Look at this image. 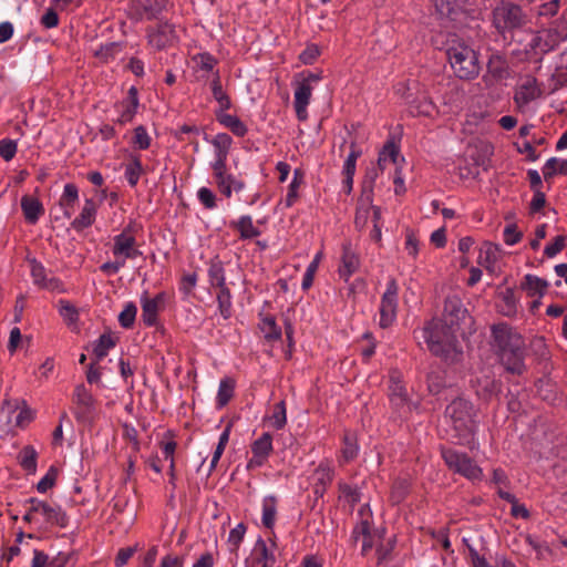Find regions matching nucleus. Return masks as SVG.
Segmentation results:
<instances>
[{
    "instance_id": "1",
    "label": "nucleus",
    "mask_w": 567,
    "mask_h": 567,
    "mask_svg": "<svg viewBox=\"0 0 567 567\" xmlns=\"http://www.w3.org/2000/svg\"><path fill=\"white\" fill-rule=\"evenodd\" d=\"M493 346L505 369L514 374H522L524 364V341L520 334L507 324H496L492 328Z\"/></svg>"
},
{
    "instance_id": "2",
    "label": "nucleus",
    "mask_w": 567,
    "mask_h": 567,
    "mask_svg": "<svg viewBox=\"0 0 567 567\" xmlns=\"http://www.w3.org/2000/svg\"><path fill=\"white\" fill-rule=\"evenodd\" d=\"M456 329L442 320H432L424 329V339L429 350L446 361L458 360L462 352L457 349Z\"/></svg>"
},
{
    "instance_id": "3",
    "label": "nucleus",
    "mask_w": 567,
    "mask_h": 567,
    "mask_svg": "<svg viewBox=\"0 0 567 567\" xmlns=\"http://www.w3.org/2000/svg\"><path fill=\"white\" fill-rule=\"evenodd\" d=\"M476 412L473 404L463 399H454L445 409V416L450 419L454 431L453 437L464 444L470 441L475 431Z\"/></svg>"
},
{
    "instance_id": "4",
    "label": "nucleus",
    "mask_w": 567,
    "mask_h": 567,
    "mask_svg": "<svg viewBox=\"0 0 567 567\" xmlns=\"http://www.w3.org/2000/svg\"><path fill=\"white\" fill-rule=\"evenodd\" d=\"M446 56L461 80H473L481 71L477 53L462 40H452L446 49Z\"/></svg>"
},
{
    "instance_id": "5",
    "label": "nucleus",
    "mask_w": 567,
    "mask_h": 567,
    "mask_svg": "<svg viewBox=\"0 0 567 567\" xmlns=\"http://www.w3.org/2000/svg\"><path fill=\"white\" fill-rule=\"evenodd\" d=\"M30 505L23 515V520L29 524H38L40 529H49L51 527L65 528L69 524L66 513L59 505L49 504L35 497L27 501Z\"/></svg>"
},
{
    "instance_id": "6",
    "label": "nucleus",
    "mask_w": 567,
    "mask_h": 567,
    "mask_svg": "<svg viewBox=\"0 0 567 567\" xmlns=\"http://www.w3.org/2000/svg\"><path fill=\"white\" fill-rule=\"evenodd\" d=\"M493 24L502 34L522 28L526 23V16L518 4L501 1L493 9Z\"/></svg>"
},
{
    "instance_id": "7",
    "label": "nucleus",
    "mask_w": 567,
    "mask_h": 567,
    "mask_svg": "<svg viewBox=\"0 0 567 567\" xmlns=\"http://www.w3.org/2000/svg\"><path fill=\"white\" fill-rule=\"evenodd\" d=\"M441 454L451 471L471 481L482 480V468L466 453L453 449H442Z\"/></svg>"
},
{
    "instance_id": "8",
    "label": "nucleus",
    "mask_w": 567,
    "mask_h": 567,
    "mask_svg": "<svg viewBox=\"0 0 567 567\" xmlns=\"http://www.w3.org/2000/svg\"><path fill=\"white\" fill-rule=\"evenodd\" d=\"M399 287L395 279H391L386 285V290L381 298L380 305V327H390L395 317L398 308Z\"/></svg>"
},
{
    "instance_id": "9",
    "label": "nucleus",
    "mask_w": 567,
    "mask_h": 567,
    "mask_svg": "<svg viewBox=\"0 0 567 567\" xmlns=\"http://www.w3.org/2000/svg\"><path fill=\"white\" fill-rule=\"evenodd\" d=\"M168 0H137L131 8V18L136 21L158 20L162 12L167 9Z\"/></svg>"
},
{
    "instance_id": "10",
    "label": "nucleus",
    "mask_w": 567,
    "mask_h": 567,
    "mask_svg": "<svg viewBox=\"0 0 567 567\" xmlns=\"http://www.w3.org/2000/svg\"><path fill=\"white\" fill-rule=\"evenodd\" d=\"M390 401L399 410L404 412H411V403L406 388L401 381V374L399 371H392L390 373Z\"/></svg>"
},
{
    "instance_id": "11",
    "label": "nucleus",
    "mask_w": 567,
    "mask_h": 567,
    "mask_svg": "<svg viewBox=\"0 0 567 567\" xmlns=\"http://www.w3.org/2000/svg\"><path fill=\"white\" fill-rule=\"evenodd\" d=\"M467 315L462 300L456 295H451L445 298L443 319L442 321L454 328L458 327L460 322L465 319Z\"/></svg>"
},
{
    "instance_id": "12",
    "label": "nucleus",
    "mask_w": 567,
    "mask_h": 567,
    "mask_svg": "<svg viewBox=\"0 0 567 567\" xmlns=\"http://www.w3.org/2000/svg\"><path fill=\"white\" fill-rule=\"evenodd\" d=\"M252 457L247 463L248 470H254L265 464L272 451V437L269 433H264L251 444Z\"/></svg>"
},
{
    "instance_id": "13",
    "label": "nucleus",
    "mask_w": 567,
    "mask_h": 567,
    "mask_svg": "<svg viewBox=\"0 0 567 567\" xmlns=\"http://www.w3.org/2000/svg\"><path fill=\"white\" fill-rule=\"evenodd\" d=\"M74 403L76 404L75 417L78 421L85 422L94 411V399L86 390L84 384L76 385L73 395Z\"/></svg>"
},
{
    "instance_id": "14",
    "label": "nucleus",
    "mask_w": 567,
    "mask_h": 567,
    "mask_svg": "<svg viewBox=\"0 0 567 567\" xmlns=\"http://www.w3.org/2000/svg\"><path fill=\"white\" fill-rule=\"evenodd\" d=\"M135 237L121 233L114 237V245L112 252L115 257H123L125 259H135L142 256V251L135 247Z\"/></svg>"
},
{
    "instance_id": "15",
    "label": "nucleus",
    "mask_w": 567,
    "mask_h": 567,
    "mask_svg": "<svg viewBox=\"0 0 567 567\" xmlns=\"http://www.w3.org/2000/svg\"><path fill=\"white\" fill-rule=\"evenodd\" d=\"M542 95V90L537 85V80L534 76H527L526 80L519 84L514 94V101L520 109L529 104L532 101Z\"/></svg>"
},
{
    "instance_id": "16",
    "label": "nucleus",
    "mask_w": 567,
    "mask_h": 567,
    "mask_svg": "<svg viewBox=\"0 0 567 567\" xmlns=\"http://www.w3.org/2000/svg\"><path fill=\"white\" fill-rule=\"evenodd\" d=\"M175 39V25L168 22L159 23L156 29L148 30V42L158 50L169 45Z\"/></svg>"
},
{
    "instance_id": "17",
    "label": "nucleus",
    "mask_w": 567,
    "mask_h": 567,
    "mask_svg": "<svg viewBox=\"0 0 567 567\" xmlns=\"http://www.w3.org/2000/svg\"><path fill=\"white\" fill-rule=\"evenodd\" d=\"M30 264L31 276L37 286L51 291L62 290V282L55 277L48 278L47 270L41 262L37 261L35 259H32L30 260Z\"/></svg>"
},
{
    "instance_id": "18",
    "label": "nucleus",
    "mask_w": 567,
    "mask_h": 567,
    "mask_svg": "<svg viewBox=\"0 0 567 567\" xmlns=\"http://www.w3.org/2000/svg\"><path fill=\"white\" fill-rule=\"evenodd\" d=\"M312 94V86L308 82H298L295 90V110L299 121H306L308 117L307 106Z\"/></svg>"
},
{
    "instance_id": "19",
    "label": "nucleus",
    "mask_w": 567,
    "mask_h": 567,
    "mask_svg": "<svg viewBox=\"0 0 567 567\" xmlns=\"http://www.w3.org/2000/svg\"><path fill=\"white\" fill-rule=\"evenodd\" d=\"M476 394L483 400H489L501 391V383L487 375L471 381Z\"/></svg>"
},
{
    "instance_id": "20",
    "label": "nucleus",
    "mask_w": 567,
    "mask_h": 567,
    "mask_svg": "<svg viewBox=\"0 0 567 567\" xmlns=\"http://www.w3.org/2000/svg\"><path fill=\"white\" fill-rule=\"evenodd\" d=\"M21 208L27 223L32 225L35 224L44 213L41 202L29 195H24L21 198Z\"/></svg>"
},
{
    "instance_id": "21",
    "label": "nucleus",
    "mask_w": 567,
    "mask_h": 567,
    "mask_svg": "<svg viewBox=\"0 0 567 567\" xmlns=\"http://www.w3.org/2000/svg\"><path fill=\"white\" fill-rule=\"evenodd\" d=\"M162 301V293H158L153 299H150L146 296L142 298V319L146 326L152 327L156 323L159 303Z\"/></svg>"
},
{
    "instance_id": "22",
    "label": "nucleus",
    "mask_w": 567,
    "mask_h": 567,
    "mask_svg": "<svg viewBox=\"0 0 567 567\" xmlns=\"http://www.w3.org/2000/svg\"><path fill=\"white\" fill-rule=\"evenodd\" d=\"M96 215V204L93 199H86L82 212L80 215L72 221V227L75 230H83L90 227L94 220Z\"/></svg>"
},
{
    "instance_id": "23",
    "label": "nucleus",
    "mask_w": 567,
    "mask_h": 567,
    "mask_svg": "<svg viewBox=\"0 0 567 567\" xmlns=\"http://www.w3.org/2000/svg\"><path fill=\"white\" fill-rule=\"evenodd\" d=\"M358 256L351 250L349 244L343 245L342 265L339 268L340 277L347 281L349 277L358 270Z\"/></svg>"
},
{
    "instance_id": "24",
    "label": "nucleus",
    "mask_w": 567,
    "mask_h": 567,
    "mask_svg": "<svg viewBox=\"0 0 567 567\" xmlns=\"http://www.w3.org/2000/svg\"><path fill=\"white\" fill-rule=\"evenodd\" d=\"M208 278L210 286L214 288L221 289L228 287L226 285L224 264L218 257L213 258L209 262Z\"/></svg>"
},
{
    "instance_id": "25",
    "label": "nucleus",
    "mask_w": 567,
    "mask_h": 567,
    "mask_svg": "<svg viewBox=\"0 0 567 567\" xmlns=\"http://www.w3.org/2000/svg\"><path fill=\"white\" fill-rule=\"evenodd\" d=\"M548 282L534 275H526L520 284V288L527 291L528 296L539 298L543 297L548 288Z\"/></svg>"
},
{
    "instance_id": "26",
    "label": "nucleus",
    "mask_w": 567,
    "mask_h": 567,
    "mask_svg": "<svg viewBox=\"0 0 567 567\" xmlns=\"http://www.w3.org/2000/svg\"><path fill=\"white\" fill-rule=\"evenodd\" d=\"M487 73L497 81L508 78L507 61L499 54H492L487 62Z\"/></svg>"
},
{
    "instance_id": "27",
    "label": "nucleus",
    "mask_w": 567,
    "mask_h": 567,
    "mask_svg": "<svg viewBox=\"0 0 567 567\" xmlns=\"http://www.w3.org/2000/svg\"><path fill=\"white\" fill-rule=\"evenodd\" d=\"M123 111L117 120L120 124H126L131 122L136 113L138 106V97L136 87L132 86L128 90L127 100L123 103Z\"/></svg>"
},
{
    "instance_id": "28",
    "label": "nucleus",
    "mask_w": 567,
    "mask_h": 567,
    "mask_svg": "<svg viewBox=\"0 0 567 567\" xmlns=\"http://www.w3.org/2000/svg\"><path fill=\"white\" fill-rule=\"evenodd\" d=\"M216 117L220 124L229 128L237 136H245L247 134V126L237 116L217 112Z\"/></svg>"
},
{
    "instance_id": "29",
    "label": "nucleus",
    "mask_w": 567,
    "mask_h": 567,
    "mask_svg": "<svg viewBox=\"0 0 567 567\" xmlns=\"http://www.w3.org/2000/svg\"><path fill=\"white\" fill-rule=\"evenodd\" d=\"M116 342L117 338L113 337L111 332L101 334L93 347L95 361L99 362L106 357L109 351L116 346Z\"/></svg>"
},
{
    "instance_id": "30",
    "label": "nucleus",
    "mask_w": 567,
    "mask_h": 567,
    "mask_svg": "<svg viewBox=\"0 0 567 567\" xmlns=\"http://www.w3.org/2000/svg\"><path fill=\"white\" fill-rule=\"evenodd\" d=\"M37 460L38 453L32 445L23 446L18 454V462L20 466L30 474H34L37 472Z\"/></svg>"
},
{
    "instance_id": "31",
    "label": "nucleus",
    "mask_w": 567,
    "mask_h": 567,
    "mask_svg": "<svg viewBox=\"0 0 567 567\" xmlns=\"http://www.w3.org/2000/svg\"><path fill=\"white\" fill-rule=\"evenodd\" d=\"M212 93L216 102L219 104V111L224 112L225 110L230 109L231 102L228 94L223 90L219 72H215V76L212 81Z\"/></svg>"
},
{
    "instance_id": "32",
    "label": "nucleus",
    "mask_w": 567,
    "mask_h": 567,
    "mask_svg": "<svg viewBox=\"0 0 567 567\" xmlns=\"http://www.w3.org/2000/svg\"><path fill=\"white\" fill-rule=\"evenodd\" d=\"M498 249L491 243H485L480 249L478 264L487 270L493 271L494 264L497 260Z\"/></svg>"
},
{
    "instance_id": "33",
    "label": "nucleus",
    "mask_w": 567,
    "mask_h": 567,
    "mask_svg": "<svg viewBox=\"0 0 567 567\" xmlns=\"http://www.w3.org/2000/svg\"><path fill=\"white\" fill-rule=\"evenodd\" d=\"M277 515V498L267 496L262 502V524L266 528L272 529Z\"/></svg>"
},
{
    "instance_id": "34",
    "label": "nucleus",
    "mask_w": 567,
    "mask_h": 567,
    "mask_svg": "<svg viewBox=\"0 0 567 567\" xmlns=\"http://www.w3.org/2000/svg\"><path fill=\"white\" fill-rule=\"evenodd\" d=\"M231 225L239 231L241 239H250L260 235V230L254 226L250 216H241L238 221Z\"/></svg>"
},
{
    "instance_id": "35",
    "label": "nucleus",
    "mask_w": 567,
    "mask_h": 567,
    "mask_svg": "<svg viewBox=\"0 0 567 567\" xmlns=\"http://www.w3.org/2000/svg\"><path fill=\"white\" fill-rule=\"evenodd\" d=\"M378 175L379 173L375 166L367 169L362 182V200H364L365 204L370 205L373 202V186Z\"/></svg>"
},
{
    "instance_id": "36",
    "label": "nucleus",
    "mask_w": 567,
    "mask_h": 567,
    "mask_svg": "<svg viewBox=\"0 0 567 567\" xmlns=\"http://www.w3.org/2000/svg\"><path fill=\"white\" fill-rule=\"evenodd\" d=\"M436 12L442 18H451L463 7V0H433Z\"/></svg>"
},
{
    "instance_id": "37",
    "label": "nucleus",
    "mask_w": 567,
    "mask_h": 567,
    "mask_svg": "<svg viewBox=\"0 0 567 567\" xmlns=\"http://www.w3.org/2000/svg\"><path fill=\"white\" fill-rule=\"evenodd\" d=\"M159 445L162 447L164 458L169 461V471H168L169 483L173 486H175L176 473H175L174 453H175L177 444L175 441L171 440L167 442H161Z\"/></svg>"
},
{
    "instance_id": "38",
    "label": "nucleus",
    "mask_w": 567,
    "mask_h": 567,
    "mask_svg": "<svg viewBox=\"0 0 567 567\" xmlns=\"http://www.w3.org/2000/svg\"><path fill=\"white\" fill-rule=\"evenodd\" d=\"M342 458L346 462L354 460L358 455L357 437L351 432H344L343 435V447L341 450Z\"/></svg>"
},
{
    "instance_id": "39",
    "label": "nucleus",
    "mask_w": 567,
    "mask_h": 567,
    "mask_svg": "<svg viewBox=\"0 0 567 567\" xmlns=\"http://www.w3.org/2000/svg\"><path fill=\"white\" fill-rule=\"evenodd\" d=\"M234 380L226 378L220 381L217 393V404L219 408H224L230 401L234 395Z\"/></svg>"
},
{
    "instance_id": "40",
    "label": "nucleus",
    "mask_w": 567,
    "mask_h": 567,
    "mask_svg": "<svg viewBox=\"0 0 567 567\" xmlns=\"http://www.w3.org/2000/svg\"><path fill=\"white\" fill-rule=\"evenodd\" d=\"M144 169L138 156H133L132 161L125 167V177L131 186L138 183Z\"/></svg>"
},
{
    "instance_id": "41",
    "label": "nucleus",
    "mask_w": 567,
    "mask_h": 567,
    "mask_svg": "<svg viewBox=\"0 0 567 567\" xmlns=\"http://www.w3.org/2000/svg\"><path fill=\"white\" fill-rule=\"evenodd\" d=\"M350 148H351L350 154L348 155L346 163H344V167H343V173L347 176V182L353 181V175L355 172V163H357V159L361 156V151L358 148V145L355 142L351 143Z\"/></svg>"
},
{
    "instance_id": "42",
    "label": "nucleus",
    "mask_w": 567,
    "mask_h": 567,
    "mask_svg": "<svg viewBox=\"0 0 567 567\" xmlns=\"http://www.w3.org/2000/svg\"><path fill=\"white\" fill-rule=\"evenodd\" d=\"M215 147V156L228 157V153L233 143L230 135L227 133L217 134L210 142Z\"/></svg>"
},
{
    "instance_id": "43",
    "label": "nucleus",
    "mask_w": 567,
    "mask_h": 567,
    "mask_svg": "<svg viewBox=\"0 0 567 567\" xmlns=\"http://www.w3.org/2000/svg\"><path fill=\"white\" fill-rule=\"evenodd\" d=\"M567 174V159L558 161L556 157L549 158L544 167V178L547 181L555 174Z\"/></svg>"
},
{
    "instance_id": "44",
    "label": "nucleus",
    "mask_w": 567,
    "mask_h": 567,
    "mask_svg": "<svg viewBox=\"0 0 567 567\" xmlns=\"http://www.w3.org/2000/svg\"><path fill=\"white\" fill-rule=\"evenodd\" d=\"M260 330L269 341L278 340L281 337V330L272 317H266L261 320Z\"/></svg>"
},
{
    "instance_id": "45",
    "label": "nucleus",
    "mask_w": 567,
    "mask_h": 567,
    "mask_svg": "<svg viewBox=\"0 0 567 567\" xmlns=\"http://www.w3.org/2000/svg\"><path fill=\"white\" fill-rule=\"evenodd\" d=\"M192 61L197 69L205 72H212L218 63L217 59L208 52L194 55Z\"/></svg>"
},
{
    "instance_id": "46",
    "label": "nucleus",
    "mask_w": 567,
    "mask_h": 567,
    "mask_svg": "<svg viewBox=\"0 0 567 567\" xmlns=\"http://www.w3.org/2000/svg\"><path fill=\"white\" fill-rule=\"evenodd\" d=\"M217 301L220 315L228 319L231 316V293L228 287L219 289Z\"/></svg>"
},
{
    "instance_id": "47",
    "label": "nucleus",
    "mask_w": 567,
    "mask_h": 567,
    "mask_svg": "<svg viewBox=\"0 0 567 567\" xmlns=\"http://www.w3.org/2000/svg\"><path fill=\"white\" fill-rule=\"evenodd\" d=\"M427 390L432 394H437L445 386V377L442 371H431L426 377Z\"/></svg>"
},
{
    "instance_id": "48",
    "label": "nucleus",
    "mask_w": 567,
    "mask_h": 567,
    "mask_svg": "<svg viewBox=\"0 0 567 567\" xmlns=\"http://www.w3.org/2000/svg\"><path fill=\"white\" fill-rule=\"evenodd\" d=\"M410 491V484L408 480L405 478H399L394 481L391 489V499L393 503L399 504L401 503Z\"/></svg>"
},
{
    "instance_id": "49",
    "label": "nucleus",
    "mask_w": 567,
    "mask_h": 567,
    "mask_svg": "<svg viewBox=\"0 0 567 567\" xmlns=\"http://www.w3.org/2000/svg\"><path fill=\"white\" fill-rule=\"evenodd\" d=\"M560 8V0H549L538 6L536 16L540 20L543 18L549 19L555 17Z\"/></svg>"
},
{
    "instance_id": "50",
    "label": "nucleus",
    "mask_w": 567,
    "mask_h": 567,
    "mask_svg": "<svg viewBox=\"0 0 567 567\" xmlns=\"http://www.w3.org/2000/svg\"><path fill=\"white\" fill-rule=\"evenodd\" d=\"M245 533H246V526L243 523L238 524L235 528H233L229 532L228 544L230 546L229 550L233 554L237 555L239 545L244 539Z\"/></svg>"
},
{
    "instance_id": "51",
    "label": "nucleus",
    "mask_w": 567,
    "mask_h": 567,
    "mask_svg": "<svg viewBox=\"0 0 567 567\" xmlns=\"http://www.w3.org/2000/svg\"><path fill=\"white\" fill-rule=\"evenodd\" d=\"M59 312L68 324L76 323L79 320L78 309L68 300H60Z\"/></svg>"
},
{
    "instance_id": "52",
    "label": "nucleus",
    "mask_w": 567,
    "mask_h": 567,
    "mask_svg": "<svg viewBox=\"0 0 567 567\" xmlns=\"http://www.w3.org/2000/svg\"><path fill=\"white\" fill-rule=\"evenodd\" d=\"M121 51H122L121 43L110 42V43L102 45L97 51H95V56L101 59L103 62H107L110 59H113Z\"/></svg>"
},
{
    "instance_id": "53",
    "label": "nucleus",
    "mask_w": 567,
    "mask_h": 567,
    "mask_svg": "<svg viewBox=\"0 0 567 567\" xmlns=\"http://www.w3.org/2000/svg\"><path fill=\"white\" fill-rule=\"evenodd\" d=\"M136 312V306L133 302H128L118 316L120 324L125 329L131 328L134 324Z\"/></svg>"
},
{
    "instance_id": "54",
    "label": "nucleus",
    "mask_w": 567,
    "mask_h": 567,
    "mask_svg": "<svg viewBox=\"0 0 567 567\" xmlns=\"http://www.w3.org/2000/svg\"><path fill=\"white\" fill-rule=\"evenodd\" d=\"M256 550L260 553V556L257 558L258 561L262 563V567H272L275 564V556L271 551L268 550L266 542L259 538L256 543Z\"/></svg>"
},
{
    "instance_id": "55",
    "label": "nucleus",
    "mask_w": 567,
    "mask_h": 567,
    "mask_svg": "<svg viewBox=\"0 0 567 567\" xmlns=\"http://www.w3.org/2000/svg\"><path fill=\"white\" fill-rule=\"evenodd\" d=\"M58 477V470L51 466L48 473L37 484V491L39 493H45L55 485Z\"/></svg>"
},
{
    "instance_id": "56",
    "label": "nucleus",
    "mask_w": 567,
    "mask_h": 567,
    "mask_svg": "<svg viewBox=\"0 0 567 567\" xmlns=\"http://www.w3.org/2000/svg\"><path fill=\"white\" fill-rule=\"evenodd\" d=\"M79 197V190L75 184H66L64 186L63 195L61 197V205L65 208H73Z\"/></svg>"
},
{
    "instance_id": "57",
    "label": "nucleus",
    "mask_w": 567,
    "mask_h": 567,
    "mask_svg": "<svg viewBox=\"0 0 567 567\" xmlns=\"http://www.w3.org/2000/svg\"><path fill=\"white\" fill-rule=\"evenodd\" d=\"M272 425L280 430L285 426L287 419H286V405L284 401H280L275 405V411L271 416Z\"/></svg>"
},
{
    "instance_id": "58",
    "label": "nucleus",
    "mask_w": 567,
    "mask_h": 567,
    "mask_svg": "<svg viewBox=\"0 0 567 567\" xmlns=\"http://www.w3.org/2000/svg\"><path fill=\"white\" fill-rule=\"evenodd\" d=\"M301 174L298 172V171H295V176H293V179L292 182L290 183L289 185V190H288V194H287V197H286V205L288 207L292 206L293 203L297 200L298 198V188L301 184Z\"/></svg>"
},
{
    "instance_id": "59",
    "label": "nucleus",
    "mask_w": 567,
    "mask_h": 567,
    "mask_svg": "<svg viewBox=\"0 0 567 567\" xmlns=\"http://www.w3.org/2000/svg\"><path fill=\"white\" fill-rule=\"evenodd\" d=\"M17 153V143L9 138H3L0 141V156L9 162L11 161Z\"/></svg>"
},
{
    "instance_id": "60",
    "label": "nucleus",
    "mask_w": 567,
    "mask_h": 567,
    "mask_svg": "<svg viewBox=\"0 0 567 567\" xmlns=\"http://www.w3.org/2000/svg\"><path fill=\"white\" fill-rule=\"evenodd\" d=\"M134 144L140 150H147L151 145V138L144 126L140 125L134 130Z\"/></svg>"
},
{
    "instance_id": "61",
    "label": "nucleus",
    "mask_w": 567,
    "mask_h": 567,
    "mask_svg": "<svg viewBox=\"0 0 567 567\" xmlns=\"http://www.w3.org/2000/svg\"><path fill=\"white\" fill-rule=\"evenodd\" d=\"M379 156L381 161H391L395 164L399 156V148L393 142H388L380 151Z\"/></svg>"
},
{
    "instance_id": "62",
    "label": "nucleus",
    "mask_w": 567,
    "mask_h": 567,
    "mask_svg": "<svg viewBox=\"0 0 567 567\" xmlns=\"http://www.w3.org/2000/svg\"><path fill=\"white\" fill-rule=\"evenodd\" d=\"M523 237V233L518 230L516 224H509L504 229V241L507 245L517 244Z\"/></svg>"
},
{
    "instance_id": "63",
    "label": "nucleus",
    "mask_w": 567,
    "mask_h": 567,
    "mask_svg": "<svg viewBox=\"0 0 567 567\" xmlns=\"http://www.w3.org/2000/svg\"><path fill=\"white\" fill-rule=\"evenodd\" d=\"M394 545H395L394 538L388 539L386 544L378 545V547H377L378 564H382L390 558L391 553L394 548Z\"/></svg>"
},
{
    "instance_id": "64",
    "label": "nucleus",
    "mask_w": 567,
    "mask_h": 567,
    "mask_svg": "<svg viewBox=\"0 0 567 567\" xmlns=\"http://www.w3.org/2000/svg\"><path fill=\"white\" fill-rule=\"evenodd\" d=\"M566 246V237L564 235H559L555 237L554 243L550 245H547L545 247L544 254L551 258L556 256L558 252H560Z\"/></svg>"
}]
</instances>
